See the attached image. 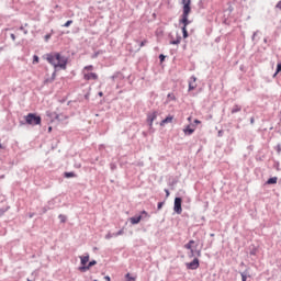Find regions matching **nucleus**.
Wrapping results in <instances>:
<instances>
[{
  "instance_id": "1",
  "label": "nucleus",
  "mask_w": 281,
  "mask_h": 281,
  "mask_svg": "<svg viewBox=\"0 0 281 281\" xmlns=\"http://www.w3.org/2000/svg\"><path fill=\"white\" fill-rule=\"evenodd\" d=\"M46 60L55 69H67V57L60 55V53H49L46 55Z\"/></svg>"
},
{
  "instance_id": "2",
  "label": "nucleus",
  "mask_w": 281,
  "mask_h": 281,
  "mask_svg": "<svg viewBox=\"0 0 281 281\" xmlns=\"http://www.w3.org/2000/svg\"><path fill=\"white\" fill-rule=\"evenodd\" d=\"M82 75L83 80H98V74L93 72V65L85 66Z\"/></svg>"
},
{
  "instance_id": "3",
  "label": "nucleus",
  "mask_w": 281,
  "mask_h": 281,
  "mask_svg": "<svg viewBox=\"0 0 281 281\" xmlns=\"http://www.w3.org/2000/svg\"><path fill=\"white\" fill-rule=\"evenodd\" d=\"M24 120L30 126H38L42 122L41 116L35 113H29L26 116H24Z\"/></svg>"
},
{
  "instance_id": "4",
  "label": "nucleus",
  "mask_w": 281,
  "mask_h": 281,
  "mask_svg": "<svg viewBox=\"0 0 281 281\" xmlns=\"http://www.w3.org/2000/svg\"><path fill=\"white\" fill-rule=\"evenodd\" d=\"M190 12H192V7H182V14H181V20L180 23H182V27L188 30V25L190 23V20H188V16H190Z\"/></svg>"
},
{
  "instance_id": "5",
  "label": "nucleus",
  "mask_w": 281,
  "mask_h": 281,
  "mask_svg": "<svg viewBox=\"0 0 281 281\" xmlns=\"http://www.w3.org/2000/svg\"><path fill=\"white\" fill-rule=\"evenodd\" d=\"M181 203H183V200H181V198L175 199L173 212H176V214H181V212H183V209L181 207Z\"/></svg>"
},
{
  "instance_id": "6",
  "label": "nucleus",
  "mask_w": 281,
  "mask_h": 281,
  "mask_svg": "<svg viewBox=\"0 0 281 281\" xmlns=\"http://www.w3.org/2000/svg\"><path fill=\"white\" fill-rule=\"evenodd\" d=\"M186 266H187V269H191L192 271L199 269L200 267L199 258H194L191 262H188Z\"/></svg>"
},
{
  "instance_id": "7",
  "label": "nucleus",
  "mask_w": 281,
  "mask_h": 281,
  "mask_svg": "<svg viewBox=\"0 0 281 281\" xmlns=\"http://www.w3.org/2000/svg\"><path fill=\"white\" fill-rule=\"evenodd\" d=\"M157 120V112H151L147 114V124L149 128H153V123Z\"/></svg>"
},
{
  "instance_id": "8",
  "label": "nucleus",
  "mask_w": 281,
  "mask_h": 281,
  "mask_svg": "<svg viewBox=\"0 0 281 281\" xmlns=\"http://www.w3.org/2000/svg\"><path fill=\"white\" fill-rule=\"evenodd\" d=\"M94 265H98L97 260H92L88 263V266H83L79 268V271H81L82 273H85V271H89L91 269V267H94Z\"/></svg>"
},
{
  "instance_id": "9",
  "label": "nucleus",
  "mask_w": 281,
  "mask_h": 281,
  "mask_svg": "<svg viewBox=\"0 0 281 281\" xmlns=\"http://www.w3.org/2000/svg\"><path fill=\"white\" fill-rule=\"evenodd\" d=\"M194 243L195 241L191 239L188 244L184 245V249H189L191 251L190 258H194V249H192Z\"/></svg>"
},
{
  "instance_id": "10",
  "label": "nucleus",
  "mask_w": 281,
  "mask_h": 281,
  "mask_svg": "<svg viewBox=\"0 0 281 281\" xmlns=\"http://www.w3.org/2000/svg\"><path fill=\"white\" fill-rule=\"evenodd\" d=\"M196 89V77H191L189 80V91Z\"/></svg>"
},
{
  "instance_id": "11",
  "label": "nucleus",
  "mask_w": 281,
  "mask_h": 281,
  "mask_svg": "<svg viewBox=\"0 0 281 281\" xmlns=\"http://www.w3.org/2000/svg\"><path fill=\"white\" fill-rule=\"evenodd\" d=\"M173 120H175V116L169 115L160 122V126H166V124H172Z\"/></svg>"
},
{
  "instance_id": "12",
  "label": "nucleus",
  "mask_w": 281,
  "mask_h": 281,
  "mask_svg": "<svg viewBox=\"0 0 281 281\" xmlns=\"http://www.w3.org/2000/svg\"><path fill=\"white\" fill-rule=\"evenodd\" d=\"M130 222L132 225H138V223L142 222V215L135 216V217H131Z\"/></svg>"
},
{
  "instance_id": "13",
  "label": "nucleus",
  "mask_w": 281,
  "mask_h": 281,
  "mask_svg": "<svg viewBox=\"0 0 281 281\" xmlns=\"http://www.w3.org/2000/svg\"><path fill=\"white\" fill-rule=\"evenodd\" d=\"M79 258L81 260V267H87V263L89 262V255L80 256Z\"/></svg>"
},
{
  "instance_id": "14",
  "label": "nucleus",
  "mask_w": 281,
  "mask_h": 281,
  "mask_svg": "<svg viewBox=\"0 0 281 281\" xmlns=\"http://www.w3.org/2000/svg\"><path fill=\"white\" fill-rule=\"evenodd\" d=\"M184 135H192V133H194V128H192L190 125H188L184 130H183Z\"/></svg>"
},
{
  "instance_id": "15",
  "label": "nucleus",
  "mask_w": 281,
  "mask_h": 281,
  "mask_svg": "<svg viewBox=\"0 0 281 281\" xmlns=\"http://www.w3.org/2000/svg\"><path fill=\"white\" fill-rule=\"evenodd\" d=\"M268 186H273L278 183V177L269 178L267 181Z\"/></svg>"
},
{
  "instance_id": "16",
  "label": "nucleus",
  "mask_w": 281,
  "mask_h": 281,
  "mask_svg": "<svg viewBox=\"0 0 281 281\" xmlns=\"http://www.w3.org/2000/svg\"><path fill=\"white\" fill-rule=\"evenodd\" d=\"M243 108H240V105H234V108L232 109L231 113H239V111H241Z\"/></svg>"
},
{
  "instance_id": "17",
  "label": "nucleus",
  "mask_w": 281,
  "mask_h": 281,
  "mask_svg": "<svg viewBox=\"0 0 281 281\" xmlns=\"http://www.w3.org/2000/svg\"><path fill=\"white\" fill-rule=\"evenodd\" d=\"M191 7L192 5V0H182V8Z\"/></svg>"
},
{
  "instance_id": "18",
  "label": "nucleus",
  "mask_w": 281,
  "mask_h": 281,
  "mask_svg": "<svg viewBox=\"0 0 281 281\" xmlns=\"http://www.w3.org/2000/svg\"><path fill=\"white\" fill-rule=\"evenodd\" d=\"M181 43V36L177 37V40H173L170 42V45H179Z\"/></svg>"
},
{
  "instance_id": "19",
  "label": "nucleus",
  "mask_w": 281,
  "mask_h": 281,
  "mask_svg": "<svg viewBox=\"0 0 281 281\" xmlns=\"http://www.w3.org/2000/svg\"><path fill=\"white\" fill-rule=\"evenodd\" d=\"M280 71H281V63L277 65V71L274 72L273 78H276V76H278Z\"/></svg>"
},
{
  "instance_id": "20",
  "label": "nucleus",
  "mask_w": 281,
  "mask_h": 281,
  "mask_svg": "<svg viewBox=\"0 0 281 281\" xmlns=\"http://www.w3.org/2000/svg\"><path fill=\"white\" fill-rule=\"evenodd\" d=\"M38 63H40L38 55H34L33 56V65H38Z\"/></svg>"
},
{
  "instance_id": "21",
  "label": "nucleus",
  "mask_w": 281,
  "mask_h": 281,
  "mask_svg": "<svg viewBox=\"0 0 281 281\" xmlns=\"http://www.w3.org/2000/svg\"><path fill=\"white\" fill-rule=\"evenodd\" d=\"M66 179H71V177H76V173L74 172H65Z\"/></svg>"
},
{
  "instance_id": "22",
  "label": "nucleus",
  "mask_w": 281,
  "mask_h": 281,
  "mask_svg": "<svg viewBox=\"0 0 281 281\" xmlns=\"http://www.w3.org/2000/svg\"><path fill=\"white\" fill-rule=\"evenodd\" d=\"M182 36L183 38H188V29L182 27Z\"/></svg>"
},
{
  "instance_id": "23",
  "label": "nucleus",
  "mask_w": 281,
  "mask_h": 281,
  "mask_svg": "<svg viewBox=\"0 0 281 281\" xmlns=\"http://www.w3.org/2000/svg\"><path fill=\"white\" fill-rule=\"evenodd\" d=\"M125 278H126L127 281H135V280H136L135 277H132V276H131V273H127V274L125 276Z\"/></svg>"
},
{
  "instance_id": "24",
  "label": "nucleus",
  "mask_w": 281,
  "mask_h": 281,
  "mask_svg": "<svg viewBox=\"0 0 281 281\" xmlns=\"http://www.w3.org/2000/svg\"><path fill=\"white\" fill-rule=\"evenodd\" d=\"M58 218H59L60 223H66V221H67V217L65 215H59Z\"/></svg>"
},
{
  "instance_id": "25",
  "label": "nucleus",
  "mask_w": 281,
  "mask_h": 281,
  "mask_svg": "<svg viewBox=\"0 0 281 281\" xmlns=\"http://www.w3.org/2000/svg\"><path fill=\"white\" fill-rule=\"evenodd\" d=\"M140 216L142 218H148V212L142 211Z\"/></svg>"
},
{
  "instance_id": "26",
  "label": "nucleus",
  "mask_w": 281,
  "mask_h": 281,
  "mask_svg": "<svg viewBox=\"0 0 281 281\" xmlns=\"http://www.w3.org/2000/svg\"><path fill=\"white\" fill-rule=\"evenodd\" d=\"M71 23H74L72 20H68L65 24L64 27H69V25H71Z\"/></svg>"
},
{
  "instance_id": "27",
  "label": "nucleus",
  "mask_w": 281,
  "mask_h": 281,
  "mask_svg": "<svg viewBox=\"0 0 281 281\" xmlns=\"http://www.w3.org/2000/svg\"><path fill=\"white\" fill-rule=\"evenodd\" d=\"M146 43H148V40H143L139 44V47H145Z\"/></svg>"
},
{
  "instance_id": "28",
  "label": "nucleus",
  "mask_w": 281,
  "mask_h": 281,
  "mask_svg": "<svg viewBox=\"0 0 281 281\" xmlns=\"http://www.w3.org/2000/svg\"><path fill=\"white\" fill-rule=\"evenodd\" d=\"M159 60L160 63H164V60H166V56L164 54L159 55Z\"/></svg>"
},
{
  "instance_id": "29",
  "label": "nucleus",
  "mask_w": 281,
  "mask_h": 281,
  "mask_svg": "<svg viewBox=\"0 0 281 281\" xmlns=\"http://www.w3.org/2000/svg\"><path fill=\"white\" fill-rule=\"evenodd\" d=\"M123 234H124V229H121L117 233H115L114 236H122Z\"/></svg>"
},
{
  "instance_id": "30",
  "label": "nucleus",
  "mask_w": 281,
  "mask_h": 281,
  "mask_svg": "<svg viewBox=\"0 0 281 281\" xmlns=\"http://www.w3.org/2000/svg\"><path fill=\"white\" fill-rule=\"evenodd\" d=\"M50 38H52V35H49V34L45 35V41H46V43H47V41H49Z\"/></svg>"
},
{
  "instance_id": "31",
  "label": "nucleus",
  "mask_w": 281,
  "mask_h": 281,
  "mask_svg": "<svg viewBox=\"0 0 281 281\" xmlns=\"http://www.w3.org/2000/svg\"><path fill=\"white\" fill-rule=\"evenodd\" d=\"M164 207V202L158 203V210H161Z\"/></svg>"
},
{
  "instance_id": "32",
  "label": "nucleus",
  "mask_w": 281,
  "mask_h": 281,
  "mask_svg": "<svg viewBox=\"0 0 281 281\" xmlns=\"http://www.w3.org/2000/svg\"><path fill=\"white\" fill-rule=\"evenodd\" d=\"M105 238L109 240L110 238H113V235H111V233H109L108 235H105Z\"/></svg>"
},
{
  "instance_id": "33",
  "label": "nucleus",
  "mask_w": 281,
  "mask_h": 281,
  "mask_svg": "<svg viewBox=\"0 0 281 281\" xmlns=\"http://www.w3.org/2000/svg\"><path fill=\"white\" fill-rule=\"evenodd\" d=\"M166 196H170V191L168 189H165Z\"/></svg>"
},
{
  "instance_id": "34",
  "label": "nucleus",
  "mask_w": 281,
  "mask_h": 281,
  "mask_svg": "<svg viewBox=\"0 0 281 281\" xmlns=\"http://www.w3.org/2000/svg\"><path fill=\"white\" fill-rule=\"evenodd\" d=\"M241 281H247V276L241 274Z\"/></svg>"
},
{
  "instance_id": "35",
  "label": "nucleus",
  "mask_w": 281,
  "mask_h": 281,
  "mask_svg": "<svg viewBox=\"0 0 281 281\" xmlns=\"http://www.w3.org/2000/svg\"><path fill=\"white\" fill-rule=\"evenodd\" d=\"M56 120H58V122H60L63 119L60 117V114L56 115Z\"/></svg>"
},
{
  "instance_id": "36",
  "label": "nucleus",
  "mask_w": 281,
  "mask_h": 281,
  "mask_svg": "<svg viewBox=\"0 0 281 281\" xmlns=\"http://www.w3.org/2000/svg\"><path fill=\"white\" fill-rule=\"evenodd\" d=\"M277 8L281 10V1L277 3Z\"/></svg>"
},
{
  "instance_id": "37",
  "label": "nucleus",
  "mask_w": 281,
  "mask_h": 281,
  "mask_svg": "<svg viewBox=\"0 0 281 281\" xmlns=\"http://www.w3.org/2000/svg\"><path fill=\"white\" fill-rule=\"evenodd\" d=\"M104 280L111 281V277L106 276V277H104Z\"/></svg>"
},
{
  "instance_id": "38",
  "label": "nucleus",
  "mask_w": 281,
  "mask_h": 281,
  "mask_svg": "<svg viewBox=\"0 0 281 281\" xmlns=\"http://www.w3.org/2000/svg\"><path fill=\"white\" fill-rule=\"evenodd\" d=\"M194 124H201V121L194 120Z\"/></svg>"
},
{
  "instance_id": "39",
  "label": "nucleus",
  "mask_w": 281,
  "mask_h": 281,
  "mask_svg": "<svg viewBox=\"0 0 281 281\" xmlns=\"http://www.w3.org/2000/svg\"><path fill=\"white\" fill-rule=\"evenodd\" d=\"M196 256H198V257H201V250H198V251H196Z\"/></svg>"
},
{
  "instance_id": "40",
  "label": "nucleus",
  "mask_w": 281,
  "mask_h": 281,
  "mask_svg": "<svg viewBox=\"0 0 281 281\" xmlns=\"http://www.w3.org/2000/svg\"><path fill=\"white\" fill-rule=\"evenodd\" d=\"M104 95V92H99V97L102 98Z\"/></svg>"
},
{
  "instance_id": "41",
  "label": "nucleus",
  "mask_w": 281,
  "mask_h": 281,
  "mask_svg": "<svg viewBox=\"0 0 281 281\" xmlns=\"http://www.w3.org/2000/svg\"><path fill=\"white\" fill-rule=\"evenodd\" d=\"M11 38H13V41H14V38H15V37H14V34H11Z\"/></svg>"
},
{
  "instance_id": "42",
  "label": "nucleus",
  "mask_w": 281,
  "mask_h": 281,
  "mask_svg": "<svg viewBox=\"0 0 281 281\" xmlns=\"http://www.w3.org/2000/svg\"><path fill=\"white\" fill-rule=\"evenodd\" d=\"M48 133H52V127H48Z\"/></svg>"
},
{
  "instance_id": "43",
  "label": "nucleus",
  "mask_w": 281,
  "mask_h": 281,
  "mask_svg": "<svg viewBox=\"0 0 281 281\" xmlns=\"http://www.w3.org/2000/svg\"><path fill=\"white\" fill-rule=\"evenodd\" d=\"M192 120V117H188V121L190 122Z\"/></svg>"
},
{
  "instance_id": "44",
  "label": "nucleus",
  "mask_w": 281,
  "mask_h": 281,
  "mask_svg": "<svg viewBox=\"0 0 281 281\" xmlns=\"http://www.w3.org/2000/svg\"><path fill=\"white\" fill-rule=\"evenodd\" d=\"M0 149H1V144H0Z\"/></svg>"
}]
</instances>
